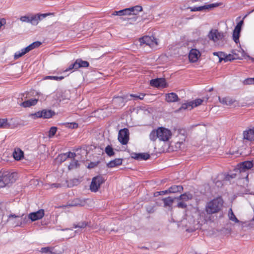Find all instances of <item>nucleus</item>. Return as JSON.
Wrapping results in <instances>:
<instances>
[{"label":"nucleus","mask_w":254,"mask_h":254,"mask_svg":"<svg viewBox=\"0 0 254 254\" xmlns=\"http://www.w3.org/2000/svg\"><path fill=\"white\" fill-rule=\"evenodd\" d=\"M17 178V173L8 171H0V188H3L14 183Z\"/></svg>","instance_id":"nucleus-1"},{"label":"nucleus","mask_w":254,"mask_h":254,"mask_svg":"<svg viewBox=\"0 0 254 254\" xmlns=\"http://www.w3.org/2000/svg\"><path fill=\"white\" fill-rule=\"evenodd\" d=\"M223 201L221 197L214 198L207 203L205 206V211L208 214H212L219 212L223 205Z\"/></svg>","instance_id":"nucleus-2"},{"label":"nucleus","mask_w":254,"mask_h":254,"mask_svg":"<svg viewBox=\"0 0 254 254\" xmlns=\"http://www.w3.org/2000/svg\"><path fill=\"white\" fill-rule=\"evenodd\" d=\"M104 181V179L101 176L93 177L90 186V190L92 192H97Z\"/></svg>","instance_id":"nucleus-3"},{"label":"nucleus","mask_w":254,"mask_h":254,"mask_svg":"<svg viewBox=\"0 0 254 254\" xmlns=\"http://www.w3.org/2000/svg\"><path fill=\"white\" fill-rule=\"evenodd\" d=\"M158 139L160 140L168 141L172 135L171 131L165 127H159L158 128Z\"/></svg>","instance_id":"nucleus-4"},{"label":"nucleus","mask_w":254,"mask_h":254,"mask_svg":"<svg viewBox=\"0 0 254 254\" xmlns=\"http://www.w3.org/2000/svg\"><path fill=\"white\" fill-rule=\"evenodd\" d=\"M129 132L127 128L121 129L118 133V140L122 145L127 144L129 140Z\"/></svg>","instance_id":"nucleus-5"},{"label":"nucleus","mask_w":254,"mask_h":254,"mask_svg":"<svg viewBox=\"0 0 254 254\" xmlns=\"http://www.w3.org/2000/svg\"><path fill=\"white\" fill-rule=\"evenodd\" d=\"M53 115L54 113L51 110H43L41 111L37 112L34 114H32L30 115V116L33 119H36L39 118L49 119L51 118Z\"/></svg>","instance_id":"nucleus-6"},{"label":"nucleus","mask_w":254,"mask_h":254,"mask_svg":"<svg viewBox=\"0 0 254 254\" xmlns=\"http://www.w3.org/2000/svg\"><path fill=\"white\" fill-rule=\"evenodd\" d=\"M208 37L214 42H217L222 40L224 34L223 32H219L217 29H212L209 31Z\"/></svg>","instance_id":"nucleus-7"},{"label":"nucleus","mask_w":254,"mask_h":254,"mask_svg":"<svg viewBox=\"0 0 254 254\" xmlns=\"http://www.w3.org/2000/svg\"><path fill=\"white\" fill-rule=\"evenodd\" d=\"M193 215H192L194 220H196L198 224H201L206 221L205 218V212L201 211L197 208H194L193 210Z\"/></svg>","instance_id":"nucleus-8"},{"label":"nucleus","mask_w":254,"mask_h":254,"mask_svg":"<svg viewBox=\"0 0 254 254\" xmlns=\"http://www.w3.org/2000/svg\"><path fill=\"white\" fill-rule=\"evenodd\" d=\"M139 42L141 45L145 44L150 47H153L157 45V39L153 37L148 36H144L139 39Z\"/></svg>","instance_id":"nucleus-9"},{"label":"nucleus","mask_w":254,"mask_h":254,"mask_svg":"<svg viewBox=\"0 0 254 254\" xmlns=\"http://www.w3.org/2000/svg\"><path fill=\"white\" fill-rule=\"evenodd\" d=\"M52 13H47L43 14H37L35 15H31L30 17V22L31 24L36 25L38 24L39 21L42 20L47 16L52 15Z\"/></svg>","instance_id":"nucleus-10"},{"label":"nucleus","mask_w":254,"mask_h":254,"mask_svg":"<svg viewBox=\"0 0 254 254\" xmlns=\"http://www.w3.org/2000/svg\"><path fill=\"white\" fill-rule=\"evenodd\" d=\"M253 167V163L252 161H247L240 163L238 165L236 171L240 173H245L246 171Z\"/></svg>","instance_id":"nucleus-11"},{"label":"nucleus","mask_w":254,"mask_h":254,"mask_svg":"<svg viewBox=\"0 0 254 254\" xmlns=\"http://www.w3.org/2000/svg\"><path fill=\"white\" fill-rule=\"evenodd\" d=\"M150 84L151 86L158 88H165L168 86L166 79L163 78H157L151 79Z\"/></svg>","instance_id":"nucleus-12"},{"label":"nucleus","mask_w":254,"mask_h":254,"mask_svg":"<svg viewBox=\"0 0 254 254\" xmlns=\"http://www.w3.org/2000/svg\"><path fill=\"white\" fill-rule=\"evenodd\" d=\"M44 215V210L41 209L36 212L30 213L28 215V218L31 221H35L42 218Z\"/></svg>","instance_id":"nucleus-13"},{"label":"nucleus","mask_w":254,"mask_h":254,"mask_svg":"<svg viewBox=\"0 0 254 254\" xmlns=\"http://www.w3.org/2000/svg\"><path fill=\"white\" fill-rule=\"evenodd\" d=\"M200 55V52L198 50L192 49H191L189 55V58L191 62L194 63L197 61Z\"/></svg>","instance_id":"nucleus-14"},{"label":"nucleus","mask_w":254,"mask_h":254,"mask_svg":"<svg viewBox=\"0 0 254 254\" xmlns=\"http://www.w3.org/2000/svg\"><path fill=\"white\" fill-rule=\"evenodd\" d=\"M243 136L245 139L249 141L254 140V127L244 131Z\"/></svg>","instance_id":"nucleus-15"},{"label":"nucleus","mask_w":254,"mask_h":254,"mask_svg":"<svg viewBox=\"0 0 254 254\" xmlns=\"http://www.w3.org/2000/svg\"><path fill=\"white\" fill-rule=\"evenodd\" d=\"M179 98L176 93L171 92L170 93L166 94L165 100L169 103L176 102L178 101Z\"/></svg>","instance_id":"nucleus-16"},{"label":"nucleus","mask_w":254,"mask_h":254,"mask_svg":"<svg viewBox=\"0 0 254 254\" xmlns=\"http://www.w3.org/2000/svg\"><path fill=\"white\" fill-rule=\"evenodd\" d=\"M12 155L15 160L19 161L24 158L23 151L19 148L14 149Z\"/></svg>","instance_id":"nucleus-17"},{"label":"nucleus","mask_w":254,"mask_h":254,"mask_svg":"<svg viewBox=\"0 0 254 254\" xmlns=\"http://www.w3.org/2000/svg\"><path fill=\"white\" fill-rule=\"evenodd\" d=\"M132 157L137 160H146L150 157V155L147 153H133Z\"/></svg>","instance_id":"nucleus-18"},{"label":"nucleus","mask_w":254,"mask_h":254,"mask_svg":"<svg viewBox=\"0 0 254 254\" xmlns=\"http://www.w3.org/2000/svg\"><path fill=\"white\" fill-rule=\"evenodd\" d=\"M193 198V195L190 192H185L183 194H181L179 196L175 197L176 199L181 200L183 202H186L192 199Z\"/></svg>","instance_id":"nucleus-19"},{"label":"nucleus","mask_w":254,"mask_h":254,"mask_svg":"<svg viewBox=\"0 0 254 254\" xmlns=\"http://www.w3.org/2000/svg\"><path fill=\"white\" fill-rule=\"evenodd\" d=\"M219 101L221 104L227 106H231L235 102V100L230 97H226L222 98L219 97Z\"/></svg>","instance_id":"nucleus-20"},{"label":"nucleus","mask_w":254,"mask_h":254,"mask_svg":"<svg viewBox=\"0 0 254 254\" xmlns=\"http://www.w3.org/2000/svg\"><path fill=\"white\" fill-rule=\"evenodd\" d=\"M31 50L30 49L28 46L22 49L21 50L17 51L15 52L14 55V59H17L25 54L28 53L30 52Z\"/></svg>","instance_id":"nucleus-21"},{"label":"nucleus","mask_w":254,"mask_h":254,"mask_svg":"<svg viewBox=\"0 0 254 254\" xmlns=\"http://www.w3.org/2000/svg\"><path fill=\"white\" fill-rule=\"evenodd\" d=\"M123 160L121 158H116L113 160L110 161L107 164V166L108 168H114L122 164Z\"/></svg>","instance_id":"nucleus-22"},{"label":"nucleus","mask_w":254,"mask_h":254,"mask_svg":"<svg viewBox=\"0 0 254 254\" xmlns=\"http://www.w3.org/2000/svg\"><path fill=\"white\" fill-rule=\"evenodd\" d=\"M183 190V187L181 185H174L170 187L168 190V193H177Z\"/></svg>","instance_id":"nucleus-23"},{"label":"nucleus","mask_w":254,"mask_h":254,"mask_svg":"<svg viewBox=\"0 0 254 254\" xmlns=\"http://www.w3.org/2000/svg\"><path fill=\"white\" fill-rule=\"evenodd\" d=\"M129 9V11H128L129 14H133V15H137L138 13L142 10V6L140 5H135L134 6H132L129 8H127Z\"/></svg>","instance_id":"nucleus-24"},{"label":"nucleus","mask_w":254,"mask_h":254,"mask_svg":"<svg viewBox=\"0 0 254 254\" xmlns=\"http://www.w3.org/2000/svg\"><path fill=\"white\" fill-rule=\"evenodd\" d=\"M38 100L36 99H31L26 100L21 104V105L24 107H30L31 106L35 105L37 104Z\"/></svg>","instance_id":"nucleus-25"},{"label":"nucleus","mask_w":254,"mask_h":254,"mask_svg":"<svg viewBox=\"0 0 254 254\" xmlns=\"http://www.w3.org/2000/svg\"><path fill=\"white\" fill-rule=\"evenodd\" d=\"M175 199H176V198H175V197L173 198V197H172L170 196L163 198L162 201L164 202V207L172 206L173 203Z\"/></svg>","instance_id":"nucleus-26"},{"label":"nucleus","mask_w":254,"mask_h":254,"mask_svg":"<svg viewBox=\"0 0 254 254\" xmlns=\"http://www.w3.org/2000/svg\"><path fill=\"white\" fill-rule=\"evenodd\" d=\"M129 10V9L127 8L119 11H115L113 12L112 15L118 16L129 15L128 11Z\"/></svg>","instance_id":"nucleus-27"},{"label":"nucleus","mask_w":254,"mask_h":254,"mask_svg":"<svg viewBox=\"0 0 254 254\" xmlns=\"http://www.w3.org/2000/svg\"><path fill=\"white\" fill-rule=\"evenodd\" d=\"M76 64V67L78 68L79 67H86L89 65L88 62L85 61H82L81 59H77L75 61Z\"/></svg>","instance_id":"nucleus-28"},{"label":"nucleus","mask_w":254,"mask_h":254,"mask_svg":"<svg viewBox=\"0 0 254 254\" xmlns=\"http://www.w3.org/2000/svg\"><path fill=\"white\" fill-rule=\"evenodd\" d=\"M20 220L18 221V222L16 224V226H21L23 224H26L27 223L28 217H26L24 214H22L20 216Z\"/></svg>","instance_id":"nucleus-29"},{"label":"nucleus","mask_w":254,"mask_h":254,"mask_svg":"<svg viewBox=\"0 0 254 254\" xmlns=\"http://www.w3.org/2000/svg\"><path fill=\"white\" fill-rule=\"evenodd\" d=\"M105 152L107 154V155L109 157L113 156L115 152L114 151L113 148L110 145H107L105 148Z\"/></svg>","instance_id":"nucleus-30"},{"label":"nucleus","mask_w":254,"mask_h":254,"mask_svg":"<svg viewBox=\"0 0 254 254\" xmlns=\"http://www.w3.org/2000/svg\"><path fill=\"white\" fill-rule=\"evenodd\" d=\"M203 102V100L201 99H196L194 100L191 101L190 104L191 105V108H193L194 107H197L198 106L201 105Z\"/></svg>","instance_id":"nucleus-31"},{"label":"nucleus","mask_w":254,"mask_h":254,"mask_svg":"<svg viewBox=\"0 0 254 254\" xmlns=\"http://www.w3.org/2000/svg\"><path fill=\"white\" fill-rule=\"evenodd\" d=\"M228 216L229 219L231 220V221H234L236 223L239 222L238 219L235 216L231 208H230L229 210Z\"/></svg>","instance_id":"nucleus-32"},{"label":"nucleus","mask_w":254,"mask_h":254,"mask_svg":"<svg viewBox=\"0 0 254 254\" xmlns=\"http://www.w3.org/2000/svg\"><path fill=\"white\" fill-rule=\"evenodd\" d=\"M209 7H211L210 5H204L200 6H194L192 7H190V11H201L203 9H207Z\"/></svg>","instance_id":"nucleus-33"},{"label":"nucleus","mask_w":254,"mask_h":254,"mask_svg":"<svg viewBox=\"0 0 254 254\" xmlns=\"http://www.w3.org/2000/svg\"><path fill=\"white\" fill-rule=\"evenodd\" d=\"M149 138L151 140L155 141L157 138H158V129L156 130H153L150 133Z\"/></svg>","instance_id":"nucleus-34"},{"label":"nucleus","mask_w":254,"mask_h":254,"mask_svg":"<svg viewBox=\"0 0 254 254\" xmlns=\"http://www.w3.org/2000/svg\"><path fill=\"white\" fill-rule=\"evenodd\" d=\"M9 127L7 119H0V128H7Z\"/></svg>","instance_id":"nucleus-35"},{"label":"nucleus","mask_w":254,"mask_h":254,"mask_svg":"<svg viewBox=\"0 0 254 254\" xmlns=\"http://www.w3.org/2000/svg\"><path fill=\"white\" fill-rule=\"evenodd\" d=\"M234 59H235V58L234 57V55L231 54L227 55L224 53L223 61H224L225 62L231 61Z\"/></svg>","instance_id":"nucleus-36"},{"label":"nucleus","mask_w":254,"mask_h":254,"mask_svg":"<svg viewBox=\"0 0 254 254\" xmlns=\"http://www.w3.org/2000/svg\"><path fill=\"white\" fill-rule=\"evenodd\" d=\"M89 226L88 223L86 222H80L78 223L77 224H73V228H84L86 226Z\"/></svg>","instance_id":"nucleus-37"},{"label":"nucleus","mask_w":254,"mask_h":254,"mask_svg":"<svg viewBox=\"0 0 254 254\" xmlns=\"http://www.w3.org/2000/svg\"><path fill=\"white\" fill-rule=\"evenodd\" d=\"M79 165V163L77 160H73L72 161L68 166L69 170H72L77 167Z\"/></svg>","instance_id":"nucleus-38"},{"label":"nucleus","mask_w":254,"mask_h":254,"mask_svg":"<svg viewBox=\"0 0 254 254\" xmlns=\"http://www.w3.org/2000/svg\"><path fill=\"white\" fill-rule=\"evenodd\" d=\"M244 23L243 20L240 21L235 26L234 31L240 33L242 29V26Z\"/></svg>","instance_id":"nucleus-39"},{"label":"nucleus","mask_w":254,"mask_h":254,"mask_svg":"<svg viewBox=\"0 0 254 254\" xmlns=\"http://www.w3.org/2000/svg\"><path fill=\"white\" fill-rule=\"evenodd\" d=\"M189 108H190V110L192 109L190 101L183 104L179 110H186Z\"/></svg>","instance_id":"nucleus-40"},{"label":"nucleus","mask_w":254,"mask_h":254,"mask_svg":"<svg viewBox=\"0 0 254 254\" xmlns=\"http://www.w3.org/2000/svg\"><path fill=\"white\" fill-rule=\"evenodd\" d=\"M240 33L237 32L235 31L233 32V39L234 41L236 43H239V37Z\"/></svg>","instance_id":"nucleus-41"},{"label":"nucleus","mask_w":254,"mask_h":254,"mask_svg":"<svg viewBox=\"0 0 254 254\" xmlns=\"http://www.w3.org/2000/svg\"><path fill=\"white\" fill-rule=\"evenodd\" d=\"M57 159L61 163H62L67 159V157L66 156L65 153H62L59 155Z\"/></svg>","instance_id":"nucleus-42"},{"label":"nucleus","mask_w":254,"mask_h":254,"mask_svg":"<svg viewBox=\"0 0 254 254\" xmlns=\"http://www.w3.org/2000/svg\"><path fill=\"white\" fill-rule=\"evenodd\" d=\"M224 53L223 52H213V55L214 56H217L219 58V62L221 63L222 61H223V58L224 57Z\"/></svg>","instance_id":"nucleus-43"},{"label":"nucleus","mask_w":254,"mask_h":254,"mask_svg":"<svg viewBox=\"0 0 254 254\" xmlns=\"http://www.w3.org/2000/svg\"><path fill=\"white\" fill-rule=\"evenodd\" d=\"M243 83L244 85H252L254 84V78H248L245 79Z\"/></svg>","instance_id":"nucleus-44"},{"label":"nucleus","mask_w":254,"mask_h":254,"mask_svg":"<svg viewBox=\"0 0 254 254\" xmlns=\"http://www.w3.org/2000/svg\"><path fill=\"white\" fill-rule=\"evenodd\" d=\"M57 128L55 127H52L49 131L48 136L49 137H52L56 133Z\"/></svg>","instance_id":"nucleus-45"},{"label":"nucleus","mask_w":254,"mask_h":254,"mask_svg":"<svg viewBox=\"0 0 254 254\" xmlns=\"http://www.w3.org/2000/svg\"><path fill=\"white\" fill-rule=\"evenodd\" d=\"M65 127L69 128H76L78 127V124L76 123H66Z\"/></svg>","instance_id":"nucleus-46"},{"label":"nucleus","mask_w":254,"mask_h":254,"mask_svg":"<svg viewBox=\"0 0 254 254\" xmlns=\"http://www.w3.org/2000/svg\"><path fill=\"white\" fill-rule=\"evenodd\" d=\"M76 66H77L75 62L74 63L71 64L70 65H69L67 68H66L65 69H64V72H67L68 71L72 70L73 69H74V70L77 69V68Z\"/></svg>","instance_id":"nucleus-47"},{"label":"nucleus","mask_w":254,"mask_h":254,"mask_svg":"<svg viewBox=\"0 0 254 254\" xmlns=\"http://www.w3.org/2000/svg\"><path fill=\"white\" fill-rule=\"evenodd\" d=\"M64 76H46L45 79H52L55 80H61L64 79Z\"/></svg>","instance_id":"nucleus-48"},{"label":"nucleus","mask_w":254,"mask_h":254,"mask_svg":"<svg viewBox=\"0 0 254 254\" xmlns=\"http://www.w3.org/2000/svg\"><path fill=\"white\" fill-rule=\"evenodd\" d=\"M213 182L217 188H220L223 185V181L218 178L214 179Z\"/></svg>","instance_id":"nucleus-49"},{"label":"nucleus","mask_w":254,"mask_h":254,"mask_svg":"<svg viewBox=\"0 0 254 254\" xmlns=\"http://www.w3.org/2000/svg\"><path fill=\"white\" fill-rule=\"evenodd\" d=\"M30 15H24L21 16L20 18V21L23 22L29 23Z\"/></svg>","instance_id":"nucleus-50"},{"label":"nucleus","mask_w":254,"mask_h":254,"mask_svg":"<svg viewBox=\"0 0 254 254\" xmlns=\"http://www.w3.org/2000/svg\"><path fill=\"white\" fill-rule=\"evenodd\" d=\"M236 176V174L235 173H232L231 174H227L225 176L224 180L225 181H230L231 179L235 178Z\"/></svg>","instance_id":"nucleus-51"},{"label":"nucleus","mask_w":254,"mask_h":254,"mask_svg":"<svg viewBox=\"0 0 254 254\" xmlns=\"http://www.w3.org/2000/svg\"><path fill=\"white\" fill-rule=\"evenodd\" d=\"M177 207L179 208L185 209V208H187V204L186 202L181 201L178 203V204L177 205Z\"/></svg>","instance_id":"nucleus-52"},{"label":"nucleus","mask_w":254,"mask_h":254,"mask_svg":"<svg viewBox=\"0 0 254 254\" xmlns=\"http://www.w3.org/2000/svg\"><path fill=\"white\" fill-rule=\"evenodd\" d=\"M51 250H52V249L50 247H44V248H41L40 252L42 253H45V254H47L48 253L51 254V253H52Z\"/></svg>","instance_id":"nucleus-53"},{"label":"nucleus","mask_w":254,"mask_h":254,"mask_svg":"<svg viewBox=\"0 0 254 254\" xmlns=\"http://www.w3.org/2000/svg\"><path fill=\"white\" fill-rule=\"evenodd\" d=\"M167 193H169L168 190H165L157 191V192H155L154 193V195L155 196H158L159 195H164V194H167Z\"/></svg>","instance_id":"nucleus-54"},{"label":"nucleus","mask_w":254,"mask_h":254,"mask_svg":"<svg viewBox=\"0 0 254 254\" xmlns=\"http://www.w3.org/2000/svg\"><path fill=\"white\" fill-rule=\"evenodd\" d=\"M66 155V156L67 157V158H74L75 157V153L74 152H68L66 153H65Z\"/></svg>","instance_id":"nucleus-55"},{"label":"nucleus","mask_w":254,"mask_h":254,"mask_svg":"<svg viewBox=\"0 0 254 254\" xmlns=\"http://www.w3.org/2000/svg\"><path fill=\"white\" fill-rule=\"evenodd\" d=\"M32 44L35 49V48L38 47L41 44V43L39 41H36L32 43Z\"/></svg>","instance_id":"nucleus-56"},{"label":"nucleus","mask_w":254,"mask_h":254,"mask_svg":"<svg viewBox=\"0 0 254 254\" xmlns=\"http://www.w3.org/2000/svg\"><path fill=\"white\" fill-rule=\"evenodd\" d=\"M145 94L143 93H140L137 97V99L142 100L145 96Z\"/></svg>","instance_id":"nucleus-57"},{"label":"nucleus","mask_w":254,"mask_h":254,"mask_svg":"<svg viewBox=\"0 0 254 254\" xmlns=\"http://www.w3.org/2000/svg\"><path fill=\"white\" fill-rule=\"evenodd\" d=\"M10 217L18 218H19L20 217V215H16L15 214H10L9 216V218H10Z\"/></svg>","instance_id":"nucleus-58"},{"label":"nucleus","mask_w":254,"mask_h":254,"mask_svg":"<svg viewBox=\"0 0 254 254\" xmlns=\"http://www.w3.org/2000/svg\"><path fill=\"white\" fill-rule=\"evenodd\" d=\"M129 96L131 97H133L135 98V99H137V97L138 96V95H137V94H131L129 95Z\"/></svg>","instance_id":"nucleus-59"},{"label":"nucleus","mask_w":254,"mask_h":254,"mask_svg":"<svg viewBox=\"0 0 254 254\" xmlns=\"http://www.w3.org/2000/svg\"><path fill=\"white\" fill-rule=\"evenodd\" d=\"M52 187H55V188H58L59 186H60L59 184H52Z\"/></svg>","instance_id":"nucleus-60"},{"label":"nucleus","mask_w":254,"mask_h":254,"mask_svg":"<svg viewBox=\"0 0 254 254\" xmlns=\"http://www.w3.org/2000/svg\"><path fill=\"white\" fill-rule=\"evenodd\" d=\"M116 100H123V99L122 98H120V97H117L116 98L114 99V102H116Z\"/></svg>","instance_id":"nucleus-61"},{"label":"nucleus","mask_w":254,"mask_h":254,"mask_svg":"<svg viewBox=\"0 0 254 254\" xmlns=\"http://www.w3.org/2000/svg\"><path fill=\"white\" fill-rule=\"evenodd\" d=\"M28 47H29V48H30V49L31 50V51L32 50H33V49H34V47H33V46H32V44H30V45L28 46Z\"/></svg>","instance_id":"nucleus-62"},{"label":"nucleus","mask_w":254,"mask_h":254,"mask_svg":"<svg viewBox=\"0 0 254 254\" xmlns=\"http://www.w3.org/2000/svg\"><path fill=\"white\" fill-rule=\"evenodd\" d=\"M152 209H153V208H150V209H149V208H147V211L149 213H151V212H153Z\"/></svg>","instance_id":"nucleus-63"},{"label":"nucleus","mask_w":254,"mask_h":254,"mask_svg":"<svg viewBox=\"0 0 254 254\" xmlns=\"http://www.w3.org/2000/svg\"><path fill=\"white\" fill-rule=\"evenodd\" d=\"M93 167V163H91L89 165H88V168H92Z\"/></svg>","instance_id":"nucleus-64"}]
</instances>
